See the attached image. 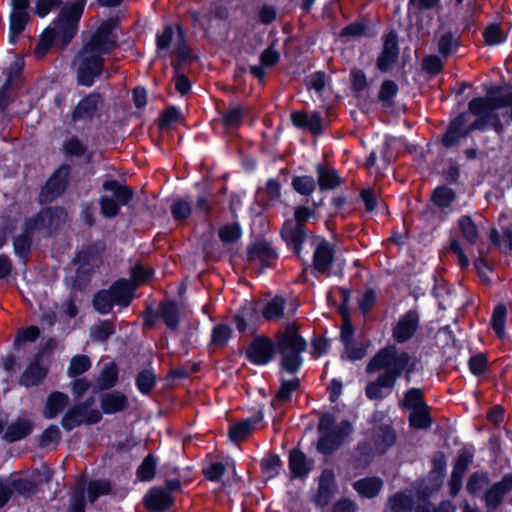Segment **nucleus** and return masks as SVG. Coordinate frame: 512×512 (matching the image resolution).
Returning a JSON list of instances; mask_svg holds the SVG:
<instances>
[{
	"label": "nucleus",
	"instance_id": "3",
	"mask_svg": "<svg viewBox=\"0 0 512 512\" xmlns=\"http://www.w3.org/2000/svg\"><path fill=\"white\" fill-rule=\"evenodd\" d=\"M85 0H77L65 4L52 27L45 29L35 49L37 57H42L50 48L53 41L65 46L76 35L78 23L83 14Z\"/></svg>",
	"mask_w": 512,
	"mask_h": 512
},
{
	"label": "nucleus",
	"instance_id": "45",
	"mask_svg": "<svg viewBox=\"0 0 512 512\" xmlns=\"http://www.w3.org/2000/svg\"><path fill=\"white\" fill-rule=\"evenodd\" d=\"M473 454L468 450H463L456 460V464L453 469V480H457L458 482L463 477L466 472L468 466L472 463Z\"/></svg>",
	"mask_w": 512,
	"mask_h": 512
},
{
	"label": "nucleus",
	"instance_id": "21",
	"mask_svg": "<svg viewBox=\"0 0 512 512\" xmlns=\"http://www.w3.org/2000/svg\"><path fill=\"white\" fill-rule=\"evenodd\" d=\"M47 375V367L39 358H36L23 372L20 384L25 387L39 385Z\"/></svg>",
	"mask_w": 512,
	"mask_h": 512
},
{
	"label": "nucleus",
	"instance_id": "46",
	"mask_svg": "<svg viewBox=\"0 0 512 512\" xmlns=\"http://www.w3.org/2000/svg\"><path fill=\"white\" fill-rule=\"evenodd\" d=\"M458 47V41L456 37L450 33H444L441 35L438 41L439 52L443 57L451 55Z\"/></svg>",
	"mask_w": 512,
	"mask_h": 512
},
{
	"label": "nucleus",
	"instance_id": "6",
	"mask_svg": "<svg viewBox=\"0 0 512 512\" xmlns=\"http://www.w3.org/2000/svg\"><path fill=\"white\" fill-rule=\"evenodd\" d=\"M103 189L112 193V196H103L100 199V208L103 216L107 218L115 217L121 205H127L134 196V191L127 185L117 180H107L103 183Z\"/></svg>",
	"mask_w": 512,
	"mask_h": 512
},
{
	"label": "nucleus",
	"instance_id": "15",
	"mask_svg": "<svg viewBox=\"0 0 512 512\" xmlns=\"http://www.w3.org/2000/svg\"><path fill=\"white\" fill-rule=\"evenodd\" d=\"M398 54L397 36L394 32H390L384 38L383 50L377 59L378 69L383 72L388 71L398 58Z\"/></svg>",
	"mask_w": 512,
	"mask_h": 512
},
{
	"label": "nucleus",
	"instance_id": "41",
	"mask_svg": "<svg viewBox=\"0 0 512 512\" xmlns=\"http://www.w3.org/2000/svg\"><path fill=\"white\" fill-rule=\"evenodd\" d=\"M88 498L90 502L96 501L100 496L110 493L111 485L107 480H92L87 485Z\"/></svg>",
	"mask_w": 512,
	"mask_h": 512
},
{
	"label": "nucleus",
	"instance_id": "19",
	"mask_svg": "<svg viewBox=\"0 0 512 512\" xmlns=\"http://www.w3.org/2000/svg\"><path fill=\"white\" fill-rule=\"evenodd\" d=\"M334 259V249L332 245L321 240L315 247L313 255V264L316 271L320 273L326 272L332 265Z\"/></svg>",
	"mask_w": 512,
	"mask_h": 512
},
{
	"label": "nucleus",
	"instance_id": "23",
	"mask_svg": "<svg viewBox=\"0 0 512 512\" xmlns=\"http://www.w3.org/2000/svg\"><path fill=\"white\" fill-rule=\"evenodd\" d=\"M33 429V423L27 418H18L8 425L3 439L7 442H16L28 436Z\"/></svg>",
	"mask_w": 512,
	"mask_h": 512
},
{
	"label": "nucleus",
	"instance_id": "24",
	"mask_svg": "<svg viewBox=\"0 0 512 512\" xmlns=\"http://www.w3.org/2000/svg\"><path fill=\"white\" fill-rule=\"evenodd\" d=\"M69 398L62 392H52L46 400L45 407L43 409V416L46 419L55 418L64 408L68 405Z\"/></svg>",
	"mask_w": 512,
	"mask_h": 512
},
{
	"label": "nucleus",
	"instance_id": "10",
	"mask_svg": "<svg viewBox=\"0 0 512 512\" xmlns=\"http://www.w3.org/2000/svg\"><path fill=\"white\" fill-rule=\"evenodd\" d=\"M12 13L10 16V33L9 41L14 43L16 37L24 30L28 21L27 8L29 6L28 0H12Z\"/></svg>",
	"mask_w": 512,
	"mask_h": 512
},
{
	"label": "nucleus",
	"instance_id": "38",
	"mask_svg": "<svg viewBox=\"0 0 512 512\" xmlns=\"http://www.w3.org/2000/svg\"><path fill=\"white\" fill-rule=\"evenodd\" d=\"M245 110L240 105H230L222 115V122L226 129H235L242 123Z\"/></svg>",
	"mask_w": 512,
	"mask_h": 512
},
{
	"label": "nucleus",
	"instance_id": "16",
	"mask_svg": "<svg viewBox=\"0 0 512 512\" xmlns=\"http://www.w3.org/2000/svg\"><path fill=\"white\" fill-rule=\"evenodd\" d=\"M512 490V473L503 477L500 482L495 483L484 495L486 507L495 510L505 494Z\"/></svg>",
	"mask_w": 512,
	"mask_h": 512
},
{
	"label": "nucleus",
	"instance_id": "60",
	"mask_svg": "<svg viewBox=\"0 0 512 512\" xmlns=\"http://www.w3.org/2000/svg\"><path fill=\"white\" fill-rule=\"evenodd\" d=\"M483 36H484L485 42L488 45H496V44H500L505 41V35H504L503 31L496 24L489 25L485 29Z\"/></svg>",
	"mask_w": 512,
	"mask_h": 512
},
{
	"label": "nucleus",
	"instance_id": "29",
	"mask_svg": "<svg viewBox=\"0 0 512 512\" xmlns=\"http://www.w3.org/2000/svg\"><path fill=\"white\" fill-rule=\"evenodd\" d=\"M128 405L127 397L118 392L113 391L105 394L101 400V408L106 414H113L124 410Z\"/></svg>",
	"mask_w": 512,
	"mask_h": 512
},
{
	"label": "nucleus",
	"instance_id": "50",
	"mask_svg": "<svg viewBox=\"0 0 512 512\" xmlns=\"http://www.w3.org/2000/svg\"><path fill=\"white\" fill-rule=\"evenodd\" d=\"M395 442V433L388 427L381 428L375 440L376 449L383 453Z\"/></svg>",
	"mask_w": 512,
	"mask_h": 512
},
{
	"label": "nucleus",
	"instance_id": "12",
	"mask_svg": "<svg viewBox=\"0 0 512 512\" xmlns=\"http://www.w3.org/2000/svg\"><path fill=\"white\" fill-rule=\"evenodd\" d=\"M274 345L266 338L255 339L247 348L246 354L251 362L257 365L269 363L273 357Z\"/></svg>",
	"mask_w": 512,
	"mask_h": 512
},
{
	"label": "nucleus",
	"instance_id": "17",
	"mask_svg": "<svg viewBox=\"0 0 512 512\" xmlns=\"http://www.w3.org/2000/svg\"><path fill=\"white\" fill-rule=\"evenodd\" d=\"M66 214L62 208H49L42 210L34 219L37 229L55 230L65 222Z\"/></svg>",
	"mask_w": 512,
	"mask_h": 512
},
{
	"label": "nucleus",
	"instance_id": "1",
	"mask_svg": "<svg viewBox=\"0 0 512 512\" xmlns=\"http://www.w3.org/2000/svg\"><path fill=\"white\" fill-rule=\"evenodd\" d=\"M415 361L407 352H399L394 345L381 349L368 363L367 372L372 373L385 369L378 378L366 386L369 399H382L389 394L397 378L403 373H411Z\"/></svg>",
	"mask_w": 512,
	"mask_h": 512
},
{
	"label": "nucleus",
	"instance_id": "13",
	"mask_svg": "<svg viewBox=\"0 0 512 512\" xmlns=\"http://www.w3.org/2000/svg\"><path fill=\"white\" fill-rule=\"evenodd\" d=\"M419 325V316L415 311H408L398 320L393 328V337L399 343L408 341L416 332Z\"/></svg>",
	"mask_w": 512,
	"mask_h": 512
},
{
	"label": "nucleus",
	"instance_id": "49",
	"mask_svg": "<svg viewBox=\"0 0 512 512\" xmlns=\"http://www.w3.org/2000/svg\"><path fill=\"white\" fill-rule=\"evenodd\" d=\"M506 319V308L503 305H498L492 315L491 325L495 333L502 338L504 336V326Z\"/></svg>",
	"mask_w": 512,
	"mask_h": 512
},
{
	"label": "nucleus",
	"instance_id": "7",
	"mask_svg": "<svg viewBox=\"0 0 512 512\" xmlns=\"http://www.w3.org/2000/svg\"><path fill=\"white\" fill-rule=\"evenodd\" d=\"M91 403H82L70 408L62 418V427L71 431L82 424H94L100 421L101 413L96 409H89Z\"/></svg>",
	"mask_w": 512,
	"mask_h": 512
},
{
	"label": "nucleus",
	"instance_id": "57",
	"mask_svg": "<svg viewBox=\"0 0 512 512\" xmlns=\"http://www.w3.org/2000/svg\"><path fill=\"white\" fill-rule=\"evenodd\" d=\"M280 467L281 460L277 455L267 456L262 461V471L268 478L275 477L279 473Z\"/></svg>",
	"mask_w": 512,
	"mask_h": 512
},
{
	"label": "nucleus",
	"instance_id": "20",
	"mask_svg": "<svg viewBox=\"0 0 512 512\" xmlns=\"http://www.w3.org/2000/svg\"><path fill=\"white\" fill-rule=\"evenodd\" d=\"M281 370V384L276 393L275 398L272 400V406L275 408L281 407L291 401L292 394L300 387V380L297 377L286 379Z\"/></svg>",
	"mask_w": 512,
	"mask_h": 512
},
{
	"label": "nucleus",
	"instance_id": "64",
	"mask_svg": "<svg viewBox=\"0 0 512 512\" xmlns=\"http://www.w3.org/2000/svg\"><path fill=\"white\" fill-rule=\"evenodd\" d=\"M241 236V229L237 224H229L224 226L220 232L219 237L225 243H232L238 240Z\"/></svg>",
	"mask_w": 512,
	"mask_h": 512
},
{
	"label": "nucleus",
	"instance_id": "52",
	"mask_svg": "<svg viewBox=\"0 0 512 512\" xmlns=\"http://www.w3.org/2000/svg\"><path fill=\"white\" fill-rule=\"evenodd\" d=\"M156 460L152 455H148L139 466L137 476L141 481H149L154 477Z\"/></svg>",
	"mask_w": 512,
	"mask_h": 512
},
{
	"label": "nucleus",
	"instance_id": "14",
	"mask_svg": "<svg viewBox=\"0 0 512 512\" xmlns=\"http://www.w3.org/2000/svg\"><path fill=\"white\" fill-rule=\"evenodd\" d=\"M100 100V94L97 93H91L84 97L74 108L72 121L74 123H86L91 121L97 111Z\"/></svg>",
	"mask_w": 512,
	"mask_h": 512
},
{
	"label": "nucleus",
	"instance_id": "58",
	"mask_svg": "<svg viewBox=\"0 0 512 512\" xmlns=\"http://www.w3.org/2000/svg\"><path fill=\"white\" fill-rule=\"evenodd\" d=\"M61 438V432L58 426L50 425L47 427L40 437V446L41 447H50L51 445H55L59 442Z\"/></svg>",
	"mask_w": 512,
	"mask_h": 512
},
{
	"label": "nucleus",
	"instance_id": "31",
	"mask_svg": "<svg viewBox=\"0 0 512 512\" xmlns=\"http://www.w3.org/2000/svg\"><path fill=\"white\" fill-rule=\"evenodd\" d=\"M261 419V416H256L241 420L236 424L232 425L229 429L230 439L236 442L246 438L251 433L254 426L261 421Z\"/></svg>",
	"mask_w": 512,
	"mask_h": 512
},
{
	"label": "nucleus",
	"instance_id": "9",
	"mask_svg": "<svg viewBox=\"0 0 512 512\" xmlns=\"http://www.w3.org/2000/svg\"><path fill=\"white\" fill-rule=\"evenodd\" d=\"M281 236L298 257H301L302 245L307 239L305 226H300L294 220H286L281 230Z\"/></svg>",
	"mask_w": 512,
	"mask_h": 512
},
{
	"label": "nucleus",
	"instance_id": "61",
	"mask_svg": "<svg viewBox=\"0 0 512 512\" xmlns=\"http://www.w3.org/2000/svg\"><path fill=\"white\" fill-rule=\"evenodd\" d=\"M173 35L174 31L171 26H166L161 32L157 33L156 42L159 55H162L163 52L167 51L172 41Z\"/></svg>",
	"mask_w": 512,
	"mask_h": 512
},
{
	"label": "nucleus",
	"instance_id": "4",
	"mask_svg": "<svg viewBox=\"0 0 512 512\" xmlns=\"http://www.w3.org/2000/svg\"><path fill=\"white\" fill-rule=\"evenodd\" d=\"M276 348L281 356V369L287 374H296L303 364L302 353L307 348L305 339L299 334V327L289 323L277 333Z\"/></svg>",
	"mask_w": 512,
	"mask_h": 512
},
{
	"label": "nucleus",
	"instance_id": "18",
	"mask_svg": "<svg viewBox=\"0 0 512 512\" xmlns=\"http://www.w3.org/2000/svg\"><path fill=\"white\" fill-rule=\"evenodd\" d=\"M499 98L500 94L495 95L493 90H490L487 97H480L471 100L469 103V110L474 115L489 118L495 109L500 108V105H498Z\"/></svg>",
	"mask_w": 512,
	"mask_h": 512
},
{
	"label": "nucleus",
	"instance_id": "59",
	"mask_svg": "<svg viewBox=\"0 0 512 512\" xmlns=\"http://www.w3.org/2000/svg\"><path fill=\"white\" fill-rule=\"evenodd\" d=\"M488 483L489 479L486 474L474 473L467 482V490L470 494L475 495L486 487Z\"/></svg>",
	"mask_w": 512,
	"mask_h": 512
},
{
	"label": "nucleus",
	"instance_id": "28",
	"mask_svg": "<svg viewBox=\"0 0 512 512\" xmlns=\"http://www.w3.org/2000/svg\"><path fill=\"white\" fill-rule=\"evenodd\" d=\"M280 54L274 49L273 46H269L260 55L261 65H254L250 67V72L253 76L262 81L265 77L264 67H272L278 63Z\"/></svg>",
	"mask_w": 512,
	"mask_h": 512
},
{
	"label": "nucleus",
	"instance_id": "33",
	"mask_svg": "<svg viewBox=\"0 0 512 512\" xmlns=\"http://www.w3.org/2000/svg\"><path fill=\"white\" fill-rule=\"evenodd\" d=\"M413 504L411 495L399 492L389 497L385 512H411Z\"/></svg>",
	"mask_w": 512,
	"mask_h": 512
},
{
	"label": "nucleus",
	"instance_id": "30",
	"mask_svg": "<svg viewBox=\"0 0 512 512\" xmlns=\"http://www.w3.org/2000/svg\"><path fill=\"white\" fill-rule=\"evenodd\" d=\"M354 489L363 497L373 498L378 495L383 487V481L379 477H368L357 480L353 484Z\"/></svg>",
	"mask_w": 512,
	"mask_h": 512
},
{
	"label": "nucleus",
	"instance_id": "56",
	"mask_svg": "<svg viewBox=\"0 0 512 512\" xmlns=\"http://www.w3.org/2000/svg\"><path fill=\"white\" fill-rule=\"evenodd\" d=\"M432 199L440 207H448L454 200V192L448 187H438L434 190Z\"/></svg>",
	"mask_w": 512,
	"mask_h": 512
},
{
	"label": "nucleus",
	"instance_id": "32",
	"mask_svg": "<svg viewBox=\"0 0 512 512\" xmlns=\"http://www.w3.org/2000/svg\"><path fill=\"white\" fill-rule=\"evenodd\" d=\"M5 480L9 486L10 494H12L13 491H16L19 494L27 495L32 493L36 488L29 474H25L24 476H12Z\"/></svg>",
	"mask_w": 512,
	"mask_h": 512
},
{
	"label": "nucleus",
	"instance_id": "25",
	"mask_svg": "<svg viewBox=\"0 0 512 512\" xmlns=\"http://www.w3.org/2000/svg\"><path fill=\"white\" fill-rule=\"evenodd\" d=\"M170 492L163 488H153L145 496V504L150 510H164L171 505Z\"/></svg>",
	"mask_w": 512,
	"mask_h": 512
},
{
	"label": "nucleus",
	"instance_id": "8",
	"mask_svg": "<svg viewBox=\"0 0 512 512\" xmlns=\"http://www.w3.org/2000/svg\"><path fill=\"white\" fill-rule=\"evenodd\" d=\"M68 176L69 167L65 165L59 167L41 190V202L48 203L60 196L66 189Z\"/></svg>",
	"mask_w": 512,
	"mask_h": 512
},
{
	"label": "nucleus",
	"instance_id": "40",
	"mask_svg": "<svg viewBox=\"0 0 512 512\" xmlns=\"http://www.w3.org/2000/svg\"><path fill=\"white\" fill-rule=\"evenodd\" d=\"M85 483H78L70 495V504L68 512H84L85 508V497H84Z\"/></svg>",
	"mask_w": 512,
	"mask_h": 512
},
{
	"label": "nucleus",
	"instance_id": "22",
	"mask_svg": "<svg viewBox=\"0 0 512 512\" xmlns=\"http://www.w3.org/2000/svg\"><path fill=\"white\" fill-rule=\"evenodd\" d=\"M136 285L126 279L116 281L109 289L116 305L128 306L133 299Z\"/></svg>",
	"mask_w": 512,
	"mask_h": 512
},
{
	"label": "nucleus",
	"instance_id": "42",
	"mask_svg": "<svg viewBox=\"0 0 512 512\" xmlns=\"http://www.w3.org/2000/svg\"><path fill=\"white\" fill-rule=\"evenodd\" d=\"M409 421L411 426L417 429H427L431 425V419L428 412V406H422L414 409L410 413Z\"/></svg>",
	"mask_w": 512,
	"mask_h": 512
},
{
	"label": "nucleus",
	"instance_id": "62",
	"mask_svg": "<svg viewBox=\"0 0 512 512\" xmlns=\"http://www.w3.org/2000/svg\"><path fill=\"white\" fill-rule=\"evenodd\" d=\"M136 384L142 393H148L155 384V375L150 370H144L137 376Z\"/></svg>",
	"mask_w": 512,
	"mask_h": 512
},
{
	"label": "nucleus",
	"instance_id": "44",
	"mask_svg": "<svg viewBox=\"0 0 512 512\" xmlns=\"http://www.w3.org/2000/svg\"><path fill=\"white\" fill-rule=\"evenodd\" d=\"M292 186L299 194L308 196L316 189V182L312 176H297L293 178Z\"/></svg>",
	"mask_w": 512,
	"mask_h": 512
},
{
	"label": "nucleus",
	"instance_id": "35",
	"mask_svg": "<svg viewBox=\"0 0 512 512\" xmlns=\"http://www.w3.org/2000/svg\"><path fill=\"white\" fill-rule=\"evenodd\" d=\"M159 311L166 326L171 330H176L179 323L178 305L173 301L165 302L161 304Z\"/></svg>",
	"mask_w": 512,
	"mask_h": 512
},
{
	"label": "nucleus",
	"instance_id": "37",
	"mask_svg": "<svg viewBox=\"0 0 512 512\" xmlns=\"http://www.w3.org/2000/svg\"><path fill=\"white\" fill-rule=\"evenodd\" d=\"M285 303L286 301L283 297H274L264 306L262 310L263 317L270 321L280 319L285 314Z\"/></svg>",
	"mask_w": 512,
	"mask_h": 512
},
{
	"label": "nucleus",
	"instance_id": "47",
	"mask_svg": "<svg viewBox=\"0 0 512 512\" xmlns=\"http://www.w3.org/2000/svg\"><path fill=\"white\" fill-rule=\"evenodd\" d=\"M14 252L17 256L25 259L30 251L31 236L28 231L15 237L13 241Z\"/></svg>",
	"mask_w": 512,
	"mask_h": 512
},
{
	"label": "nucleus",
	"instance_id": "63",
	"mask_svg": "<svg viewBox=\"0 0 512 512\" xmlns=\"http://www.w3.org/2000/svg\"><path fill=\"white\" fill-rule=\"evenodd\" d=\"M416 512H456V507L449 501H443L438 506L426 502L419 505Z\"/></svg>",
	"mask_w": 512,
	"mask_h": 512
},
{
	"label": "nucleus",
	"instance_id": "53",
	"mask_svg": "<svg viewBox=\"0 0 512 512\" xmlns=\"http://www.w3.org/2000/svg\"><path fill=\"white\" fill-rule=\"evenodd\" d=\"M117 380V368L115 364L109 363L103 368L99 377V385L102 389L112 387Z\"/></svg>",
	"mask_w": 512,
	"mask_h": 512
},
{
	"label": "nucleus",
	"instance_id": "48",
	"mask_svg": "<svg viewBox=\"0 0 512 512\" xmlns=\"http://www.w3.org/2000/svg\"><path fill=\"white\" fill-rule=\"evenodd\" d=\"M232 335V329L226 324H218L212 330V344L216 347L224 346Z\"/></svg>",
	"mask_w": 512,
	"mask_h": 512
},
{
	"label": "nucleus",
	"instance_id": "43",
	"mask_svg": "<svg viewBox=\"0 0 512 512\" xmlns=\"http://www.w3.org/2000/svg\"><path fill=\"white\" fill-rule=\"evenodd\" d=\"M115 304L113 296L109 290L99 291L93 299L95 309L101 314L109 313Z\"/></svg>",
	"mask_w": 512,
	"mask_h": 512
},
{
	"label": "nucleus",
	"instance_id": "55",
	"mask_svg": "<svg viewBox=\"0 0 512 512\" xmlns=\"http://www.w3.org/2000/svg\"><path fill=\"white\" fill-rule=\"evenodd\" d=\"M91 362L89 358L85 355H77L72 358L68 373L70 376H77L85 371H87L90 368Z\"/></svg>",
	"mask_w": 512,
	"mask_h": 512
},
{
	"label": "nucleus",
	"instance_id": "36",
	"mask_svg": "<svg viewBox=\"0 0 512 512\" xmlns=\"http://www.w3.org/2000/svg\"><path fill=\"white\" fill-rule=\"evenodd\" d=\"M458 226L464 240L473 245L476 244L479 239V230L477 225L469 216H462L458 220Z\"/></svg>",
	"mask_w": 512,
	"mask_h": 512
},
{
	"label": "nucleus",
	"instance_id": "11",
	"mask_svg": "<svg viewBox=\"0 0 512 512\" xmlns=\"http://www.w3.org/2000/svg\"><path fill=\"white\" fill-rule=\"evenodd\" d=\"M465 124V115H459L451 122L443 137V144L446 147L456 145L460 139L464 138L470 131L480 128V121L478 120L471 124L468 129L465 128Z\"/></svg>",
	"mask_w": 512,
	"mask_h": 512
},
{
	"label": "nucleus",
	"instance_id": "39",
	"mask_svg": "<svg viewBox=\"0 0 512 512\" xmlns=\"http://www.w3.org/2000/svg\"><path fill=\"white\" fill-rule=\"evenodd\" d=\"M318 184L322 190L335 189L341 184V179L332 168H318Z\"/></svg>",
	"mask_w": 512,
	"mask_h": 512
},
{
	"label": "nucleus",
	"instance_id": "27",
	"mask_svg": "<svg viewBox=\"0 0 512 512\" xmlns=\"http://www.w3.org/2000/svg\"><path fill=\"white\" fill-rule=\"evenodd\" d=\"M312 468V461L308 460L303 452L292 450L289 455V469L293 477H305Z\"/></svg>",
	"mask_w": 512,
	"mask_h": 512
},
{
	"label": "nucleus",
	"instance_id": "51",
	"mask_svg": "<svg viewBox=\"0 0 512 512\" xmlns=\"http://www.w3.org/2000/svg\"><path fill=\"white\" fill-rule=\"evenodd\" d=\"M403 404L406 408L414 410L419 409L422 406H427L423 402V393L420 389L411 388L409 389L404 397Z\"/></svg>",
	"mask_w": 512,
	"mask_h": 512
},
{
	"label": "nucleus",
	"instance_id": "5",
	"mask_svg": "<svg viewBox=\"0 0 512 512\" xmlns=\"http://www.w3.org/2000/svg\"><path fill=\"white\" fill-rule=\"evenodd\" d=\"M319 440L317 449L324 454H330L338 449L345 438L351 433L352 426L347 420L335 422L331 414H324L318 424Z\"/></svg>",
	"mask_w": 512,
	"mask_h": 512
},
{
	"label": "nucleus",
	"instance_id": "54",
	"mask_svg": "<svg viewBox=\"0 0 512 512\" xmlns=\"http://www.w3.org/2000/svg\"><path fill=\"white\" fill-rule=\"evenodd\" d=\"M192 213L191 204L183 199L176 200L171 206V214L177 221L187 219Z\"/></svg>",
	"mask_w": 512,
	"mask_h": 512
},
{
	"label": "nucleus",
	"instance_id": "2",
	"mask_svg": "<svg viewBox=\"0 0 512 512\" xmlns=\"http://www.w3.org/2000/svg\"><path fill=\"white\" fill-rule=\"evenodd\" d=\"M115 47V39L108 25L100 26L77 53L74 59L77 82L83 86H92L103 72V55Z\"/></svg>",
	"mask_w": 512,
	"mask_h": 512
},
{
	"label": "nucleus",
	"instance_id": "34",
	"mask_svg": "<svg viewBox=\"0 0 512 512\" xmlns=\"http://www.w3.org/2000/svg\"><path fill=\"white\" fill-rule=\"evenodd\" d=\"M248 257L250 260H259L268 264L276 258V254L268 242L260 241L249 248Z\"/></svg>",
	"mask_w": 512,
	"mask_h": 512
},
{
	"label": "nucleus",
	"instance_id": "26",
	"mask_svg": "<svg viewBox=\"0 0 512 512\" xmlns=\"http://www.w3.org/2000/svg\"><path fill=\"white\" fill-rule=\"evenodd\" d=\"M334 486V473L330 469L322 471L319 479L318 494L315 497V502L319 506L327 505L329 498L332 494Z\"/></svg>",
	"mask_w": 512,
	"mask_h": 512
}]
</instances>
